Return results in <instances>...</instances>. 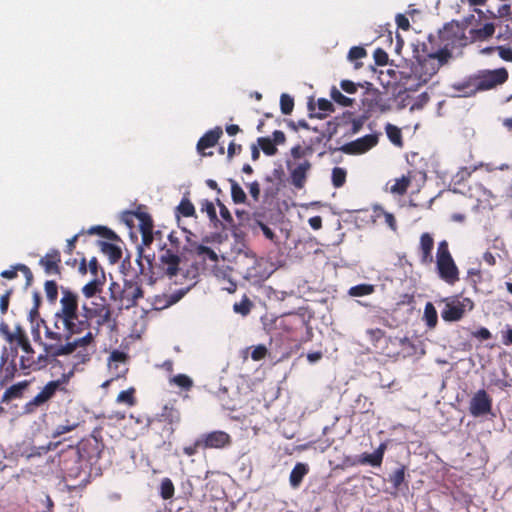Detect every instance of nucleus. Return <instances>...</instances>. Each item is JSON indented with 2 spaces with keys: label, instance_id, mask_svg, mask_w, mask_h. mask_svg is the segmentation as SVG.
Here are the masks:
<instances>
[{
  "label": "nucleus",
  "instance_id": "nucleus-1",
  "mask_svg": "<svg viewBox=\"0 0 512 512\" xmlns=\"http://www.w3.org/2000/svg\"><path fill=\"white\" fill-rule=\"evenodd\" d=\"M44 326L45 340L41 342L44 354L39 355V360L43 359L44 364H47L49 359L67 355H73L75 366L91 360L96 351L95 335L88 331L82 337H74L89 329V321L65 323L62 317L54 314L53 324Z\"/></svg>",
  "mask_w": 512,
  "mask_h": 512
},
{
  "label": "nucleus",
  "instance_id": "nucleus-2",
  "mask_svg": "<svg viewBox=\"0 0 512 512\" xmlns=\"http://www.w3.org/2000/svg\"><path fill=\"white\" fill-rule=\"evenodd\" d=\"M136 262L139 274L147 277L149 284H154L158 278L167 277L173 280L174 284L182 286L172 294L157 297L154 303L156 309L167 308L177 303L197 282V270L182 271L179 253L174 249H167L166 245L160 249L157 260L155 255H143V249L139 247Z\"/></svg>",
  "mask_w": 512,
  "mask_h": 512
},
{
  "label": "nucleus",
  "instance_id": "nucleus-3",
  "mask_svg": "<svg viewBox=\"0 0 512 512\" xmlns=\"http://www.w3.org/2000/svg\"><path fill=\"white\" fill-rule=\"evenodd\" d=\"M138 273L133 279H125L123 284L112 282L109 286L110 299L119 310L135 307L138 300L144 296Z\"/></svg>",
  "mask_w": 512,
  "mask_h": 512
},
{
  "label": "nucleus",
  "instance_id": "nucleus-4",
  "mask_svg": "<svg viewBox=\"0 0 512 512\" xmlns=\"http://www.w3.org/2000/svg\"><path fill=\"white\" fill-rule=\"evenodd\" d=\"M1 331L6 334V339L10 343H16L18 347H20L23 351V355L20 356L19 366L22 370H37L41 367L45 366L43 359L35 360V351L31 346L29 338L24 331V329L20 326H17L14 332L5 331L4 328H1Z\"/></svg>",
  "mask_w": 512,
  "mask_h": 512
},
{
  "label": "nucleus",
  "instance_id": "nucleus-5",
  "mask_svg": "<svg viewBox=\"0 0 512 512\" xmlns=\"http://www.w3.org/2000/svg\"><path fill=\"white\" fill-rule=\"evenodd\" d=\"M436 271L439 278L448 285H455L460 280V271L452 257L446 240L438 243L436 250Z\"/></svg>",
  "mask_w": 512,
  "mask_h": 512
},
{
  "label": "nucleus",
  "instance_id": "nucleus-6",
  "mask_svg": "<svg viewBox=\"0 0 512 512\" xmlns=\"http://www.w3.org/2000/svg\"><path fill=\"white\" fill-rule=\"evenodd\" d=\"M444 307L441 310V317L446 322H456L461 320L466 312L474 308V303L470 298L452 296L442 300Z\"/></svg>",
  "mask_w": 512,
  "mask_h": 512
},
{
  "label": "nucleus",
  "instance_id": "nucleus-7",
  "mask_svg": "<svg viewBox=\"0 0 512 512\" xmlns=\"http://www.w3.org/2000/svg\"><path fill=\"white\" fill-rule=\"evenodd\" d=\"M474 75L479 92L491 90L504 84L509 76L507 69L503 67L494 70H481Z\"/></svg>",
  "mask_w": 512,
  "mask_h": 512
},
{
  "label": "nucleus",
  "instance_id": "nucleus-8",
  "mask_svg": "<svg viewBox=\"0 0 512 512\" xmlns=\"http://www.w3.org/2000/svg\"><path fill=\"white\" fill-rule=\"evenodd\" d=\"M61 307L55 314L63 318L65 323L81 321L78 315V296L69 289L62 288Z\"/></svg>",
  "mask_w": 512,
  "mask_h": 512
},
{
  "label": "nucleus",
  "instance_id": "nucleus-9",
  "mask_svg": "<svg viewBox=\"0 0 512 512\" xmlns=\"http://www.w3.org/2000/svg\"><path fill=\"white\" fill-rule=\"evenodd\" d=\"M83 309L85 311V320L88 321V319L96 318L98 326H102L111 320V309L104 297L96 298L90 305L84 304Z\"/></svg>",
  "mask_w": 512,
  "mask_h": 512
},
{
  "label": "nucleus",
  "instance_id": "nucleus-10",
  "mask_svg": "<svg viewBox=\"0 0 512 512\" xmlns=\"http://www.w3.org/2000/svg\"><path fill=\"white\" fill-rule=\"evenodd\" d=\"M492 397L484 389L476 391L469 401L468 411L475 418L486 416L492 411Z\"/></svg>",
  "mask_w": 512,
  "mask_h": 512
},
{
  "label": "nucleus",
  "instance_id": "nucleus-11",
  "mask_svg": "<svg viewBox=\"0 0 512 512\" xmlns=\"http://www.w3.org/2000/svg\"><path fill=\"white\" fill-rule=\"evenodd\" d=\"M279 325L281 329L290 334L292 337L296 334V332L301 331L304 328L308 330L310 336L312 335L311 328L308 326V321L302 314H285L281 317Z\"/></svg>",
  "mask_w": 512,
  "mask_h": 512
},
{
  "label": "nucleus",
  "instance_id": "nucleus-12",
  "mask_svg": "<svg viewBox=\"0 0 512 512\" xmlns=\"http://www.w3.org/2000/svg\"><path fill=\"white\" fill-rule=\"evenodd\" d=\"M203 450L223 449L231 444V436L222 430H215L200 435Z\"/></svg>",
  "mask_w": 512,
  "mask_h": 512
},
{
  "label": "nucleus",
  "instance_id": "nucleus-13",
  "mask_svg": "<svg viewBox=\"0 0 512 512\" xmlns=\"http://www.w3.org/2000/svg\"><path fill=\"white\" fill-rule=\"evenodd\" d=\"M130 215L134 216L139 222V230L142 236V244L144 246H150L154 240L153 236V220L149 213L145 211H134L130 212Z\"/></svg>",
  "mask_w": 512,
  "mask_h": 512
},
{
  "label": "nucleus",
  "instance_id": "nucleus-14",
  "mask_svg": "<svg viewBox=\"0 0 512 512\" xmlns=\"http://www.w3.org/2000/svg\"><path fill=\"white\" fill-rule=\"evenodd\" d=\"M377 143V135L369 134L345 144L341 150L347 154H362L376 146Z\"/></svg>",
  "mask_w": 512,
  "mask_h": 512
},
{
  "label": "nucleus",
  "instance_id": "nucleus-15",
  "mask_svg": "<svg viewBox=\"0 0 512 512\" xmlns=\"http://www.w3.org/2000/svg\"><path fill=\"white\" fill-rule=\"evenodd\" d=\"M362 102L370 112H386L390 109V105L386 103L382 93L376 88H368Z\"/></svg>",
  "mask_w": 512,
  "mask_h": 512
},
{
  "label": "nucleus",
  "instance_id": "nucleus-16",
  "mask_svg": "<svg viewBox=\"0 0 512 512\" xmlns=\"http://www.w3.org/2000/svg\"><path fill=\"white\" fill-rule=\"evenodd\" d=\"M434 249V238L428 233L424 232L420 235L418 245V256L422 265H431L434 261L432 251Z\"/></svg>",
  "mask_w": 512,
  "mask_h": 512
},
{
  "label": "nucleus",
  "instance_id": "nucleus-17",
  "mask_svg": "<svg viewBox=\"0 0 512 512\" xmlns=\"http://www.w3.org/2000/svg\"><path fill=\"white\" fill-rule=\"evenodd\" d=\"M223 134V130L220 126H216L215 128L207 131L197 143V151L202 156H211L213 153H206L205 150L215 146Z\"/></svg>",
  "mask_w": 512,
  "mask_h": 512
},
{
  "label": "nucleus",
  "instance_id": "nucleus-18",
  "mask_svg": "<svg viewBox=\"0 0 512 512\" xmlns=\"http://www.w3.org/2000/svg\"><path fill=\"white\" fill-rule=\"evenodd\" d=\"M61 255L59 250L51 249L39 260V265L47 275L60 274Z\"/></svg>",
  "mask_w": 512,
  "mask_h": 512
},
{
  "label": "nucleus",
  "instance_id": "nucleus-19",
  "mask_svg": "<svg viewBox=\"0 0 512 512\" xmlns=\"http://www.w3.org/2000/svg\"><path fill=\"white\" fill-rule=\"evenodd\" d=\"M451 88L456 92L457 97H472L479 92L474 74L453 83Z\"/></svg>",
  "mask_w": 512,
  "mask_h": 512
},
{
  "label": "nucleus",
  "instance_id": "nucleus-20",
  "mask_svg": "<svg viewBox=\"0 0 512 512\" xmlns=\"http://www.w3.org/2000/svg\"><path fill=\"white\" fill-rule=\"evenodd\" d=\"M157 420L168 424L169 434H173L175 426L181 421L180 411L173 404H166L163 406L161 413L157 415Z\"/></svg>",
  "mask_w": 512,
  "mask_h": 512
},
{
  "label": "nucleus",
  "instance_id": "nucleus-21",
  "mask_svg": "<svg viewBox=\"0 0 512 512\" xmlns=\"http://www.w3.org/2000/svg\"><path fill=\"white\" fill-rule=\"evenodd\" d=\"M399 83L408 91H417L421 86L426 84L422 82V77L416 72L414 66H412L409 71L400 72Z\"/></svg>",
  "mask_w": 512,
  "mask_h": 512
},
{
  "label": "nucleus",
  "instance_id": "nucleus-22",
  "mask_svg": "<svg viewBox=\"0 0 512 512\" xmlns=\"http://www.w3.org/2000/svg\"><path fill=\"white\" fill-rule=\"evenodd\" d=\"M416 68V72L420 74L422 77V82L427 83L433 75H435L439 68V64L435 62L433 57H430L428 54L427 57L418 61L416 65H413Z\"/></svg>",
  "mask_w": 512,
  "mask_h": 512
},
{
  "label": "nucleus",
  "instance_id": "nucleus-23",
  "mask_svg": "<svg viewBox=\"0 0 512 512\" xmlns=\"http://www.w3.org/2000/svg\"><path fill=\"white\" fill-rule=\"evenodd\" d=\"M310 169L311 163L308 160L297 165L290 173L291 184L297 189L304 188L307 180V173Z\"/></svg>",
  "mask_w": 512,
  "mask_h": 512
},
{
  "label": "nucleus",
  "instance_id": "nucleus-24",
  "mask_svg": "<svg viewBox=\"0 0 512 512\" xmlns=\"http://www.w3.org/2000/svg\"><path fill=\"white\" fill-rule=\"evenodd\" d=\"M61 384L62 383L60 380H54V381L48 382L42 388V390L33 398V400L31 401V404H33L35 406H40V405L46 403L55 395L56 391L60 388Z\"/></svg>",
  "mask_w": 512,
  "mask_h": 512
},
{
  "label": "nucleus",
  "instance_id": "nucleus-25",
  "mask_svg": "<svg viewBox=\"0 0 512 512\" xmlns=\"http://www.w3.org/2000/svg\"><path fill=\"white\" fill-rule=\"evenodd\" d=\"M370 217L373 223H377L380 219H384L387 226L393 232H397L398 226L394 215L387 212L382 206L378 204L373 205Z\"/></svg>",
  "mask_w": 512,
  "mask_h": 512
},
{
  "label": "nucleus",
  "instance_id": "nucleus-26",
  "mask_svg": "<svg viewBox=\"0 0 512 512\" xmlns=\"http://www.w3.org/2000/svg\"><path fill=\"white\" fill-rule=\"evenodd\" d=\"M386 450V444L381 443L379 447L373 453H363L357 460L358 464L370 465L373 467L381 466L383 462L384 453Z\"/></svg>",
  "mask_w": 512,
  "mask_h": 512
},
{
  "label": "nucleus",
  "instance_id": "nucleus-27",
  "mask_svg": "<svg viewBox=\"0 0 512 512\" xmlns=\"http://www.w3.org/2000/svg\"><path fill=\"white\" fill-rule=\"evenodd\" d=\"M16 372L17 366L15 359L13 358L10 362H8V355L3 353L0 363V384L3 386L7 382L11 381L14 378Z\"/></svg>",
  "mask_w": 512,
  "mask_h": 512
},
{
  "label": "nucleus",
  "instance_id": "nucleus-28",
  "mask_svg": "<svg viewBox=\"0 0 512 512\" xmlns=\"http://www.w3.org/2000/svg\"><path fill=\"white\" fill-rule=\"evenodd\" d=\"M495 33V25L493 23H486L481 28H473L469 31V36L472 42L486 41Z\"/></svg>",
  "mask_w": 512,
  "mask_h": 512
},
{
  "label": "nucleus",
  "instance_id": "nucleus-29",
  "mask_svg": "<svg viewBox=\"0 0 512 512\" xmlns=\"http://www.w3.org/2000/svg\"><path fill=\"white\" fill-rule=\"evenodd\" d=\"M366 334L376 352H379L384 355H389V353L387 352L379 351V349L382 348V343L390 340V338L386 336L385 331H383L380 328L368 329L366 331Z\"/></svg>",
  "mask_w": 512,
  "mask_h": 512
},
{
  "label": "nucleus",
  "instance_id": "nucleus-30",
  "mask_svg": "<svg viewBox=\"0 0 512 512\" xmlns=\"http://www.w3.org/2000/svg\"><path fill=\"white\" fill-rule=\"evenodd\" d=\"M28 382L22 381L16 384H13L9 388H7L2 396V403H9L14 399H19L23 396L24 390L27 388Z\"/></svg>",
  "mask_w": 512,
  "mask_h": 512
},
{
  "label": "nucleus",
  "instance_id": "nucleus-31",
  "mask_svg": "<svg viewBox=\"0 0 512 512\" xmlns=\"http://www.w3.org/2000/svg\"><path fill=\"white\" fill-rule=\"evenodd\" d=\"M98 244L101 251L108 257L110 263L115 264L121 259L122 250L119 246L104 241H99Z\"/></svg>",
  "mask_w": 512,
  "mask_h": 512
},
{
  "label": "nucleus",
  "instance_id": "nucleus-32",
  "mask_svg": "<svg viewBox=\"0 0 512 512\" xmlns=\"http://www.w3.org/2000/svg\"><path fill=\"white\" fill-rule=\"evenodd\" d=\"M309 472V468L307 464L304 463H297L294 468L292 469L289 477L290 485L293 488L299 487V485L302 483L303 478L305 475Z\"/></svg>",
  "mask_w": 512,
  "mask_h": 512
},
{
  "label": "nucleus",
  "instance_id": "nucleus-33",
  "mask_svg": "<svg viewBox=\"0 0 512 512\" xmlns=\"http://www.w3.org/2000/svg\"><path fill=\"white\" fill-rule=\"evenodd\" d=\"M317 108L318 112L315 114H310V117H316L319 119H323L328 116L330 113L334 112V106L331 101L325 98H319L317 100Z\"/></svg>",
  "mask_w": 512,
  "mask_h": 512
},
{
  "label": "nucleus",
  "instance_id": "nucleus-34",
  "mask_svg": "<svg viewBox=\"0 0 512 512\" xmlns=\"http://www.w3.org/2000/svg\"><path fill=\"white\" fill-rule=\"evenodd\" d=\"M385 132L388 139L397 147L403 146L402 132L397 126L387 123L385 126Z\"/></svg>",
  "mask_w": 512,
  "mask_h": 512
},
{
  "label": "nucleus",
  "instance_id": "nucleus-35",
  "mask_svg": "<svg viewBox=\"0 0 512 512\" xmlns=\"http://www.w3.org/2000/svg\"><path fill=\"white\" fill-rule=\"evenodd\" d=\"M367 56L366 50L361 46H353L350 48L348 52L349 61L354 63V69H360L363 66L362 62L358 60Z\"/></svg>",
  "mask_w": 512,
  "mask_h": 512
},
{
  "label": "nucleus",
  "instance_id": "nucleus-36",
  "mask_svg": "<svg viewBox=\"0 0 512 512\" xmlns=\"http://www.w3.org/2000/svg\"><path fill=\"white\" fill-rule=\"evenodd\" d=\"M194 253L197 257L201 258L203 261L206 259L210 260L213 263H216L218 261V256L214 250H212L210 247L205 245H197L194 248Z\"/></svg>",
  "mask_w": 512,
  "mask_h": 512
},
{
  "label": "nucleus",
  "instance_id": "nucleus-37",
  "mask_svg": "<svg viewBox=\"0 0 512 512\" xmlns=\"http://www.w3.org/2000/svg\"><path fill=\"white\" fill-rule=\"evenodd\" d=\"M253 308V302L247 295H244L240 302H236L233 305V311L241 316H247Z\"/></svg>",
  "mask_w": 512,
  "mask_h": 512
},
{
  "label": "nucleus",
  "instance_id": "nucleus-38",
  "mask_svg": "<svg viewBox=\"0 0 512 512\" xmlns=\"http://www.w3.org/2000/svg\"><path fill=\"white\" fill-rule=\"evenodd\" d=\"M411 183L410 177L402 176L399 179H396L394 184L390 186V192L396 195H404Z\"/></svg>",
  "mask_w": 512,
  "mask_h": 512
},
{
  "label": "nucleus",
  "instance_id": "nucleus-39",
  "mask_svg": "<svg viewBox=\"0 0 512 512\" xmlns=\"http://www.w3.org/2000/svg\"><path fill=\"white\" fill-rule=\"evenodd\" d=\"M424 320L429 328H435L437 325V311L431 302H427L424 307Z\"/></svg>",
  "mask_w": 512,
  "mask_h": 512
},
{
  "label": "nucleus",
  "instance_id": "nucleus-40",
  "mask_svg": "<svg viewBox=\"0 0 512 512\" xmlns=\"http://www.w3.org/2000/svg\"><path fill=\"white\" fill-rule=\"evenodd\" d=\"M330 97L335 103L343 107H351L354 104V99L343 95L341 91L335 86H333L330 90Z\"/></svg>",
  "mask_w": 512,
  "mask_h": 512
},
{
  "label": "nucleus",
  "instance_id": "nucleus-41",
  "mask_svg": "<svg viewBox=\"0 0 512 512\" xmlns=\"http://www.w3.org/2000/svg\"><path fill=\"white\" fill-rule=\"evenodd\" d=\"M347 119L351 124L350 131L353 134L359 132L366 121L365 116L353 117V113L351 112H345L343 114V121L348 122Z\"/></svg>",
  "mask_w": 512,
  "mask_h": 512
},
{
  "label": "nucleus",
  "instance_id": "nucleus-42",
  "mask_svg": "<svg viewBox=\"0 0 512 512\" xmlns=\"http://www.w3.org/2000/svg\"><path fill=\"white\" fill-rule=\"evenodd\" d=\"M231 184V198L235 204L245 203L247 200L246 193L242 187L233 179L229 180Z\"/></svg>",
  "mask_w": 512,
  "mask_h": 512
},
{
  "label": "nucleus",
  "instance_id": "nucleus-43",
  "mask_svg": "<svg viewBox=\"0 0 512 512\" xmlns=\"http://www.w3.org/2000/svg\"><path fill=\"white\" fill-rule=\"evenodd\" d=\"M87 233L91 234V235L96 234V235L101 236L102 238H105V239L111 240V241L119 240L118 235L111 229L107 228L106 226H93L87 231Z\"/></svg>",
  "mask_w": 512,
  "mask_h": 512
},
{
  "label": "nucleus",
  "instance_id": "nucleus-44",
  "mask_svg": "<svg viewBox=\"0 0 512 512\" xmlns=\"http://www.w3.org/2000/svg\"><path fill=\"white\" fill-rule=\"evenodd\" d=\"M375 291V286L372 284H358L351 287L348 291V294L353 297H362L366 295H370Z\"/></svg>",
  "mask_w": 512,
  "mask_h": 512
},
{
  "label": "nucleus",
  "instance_id": "nucleus-45",
  "mask_svg": "<svg viewBox=\"0 0 512 512\" xmlns=\"http://www.w3.org/2000/svg\"><path fill=\"white\" fill-rule=\"evenodd\" d=\"M177 211L183 217H193L195 216V207L193 203L188 199L183 197L177 206Z\"/></svg>",
  "mask_w": 512,
  "mask_h": 512
},
{
  "label": "nucleus",
  "instance_id": "nucleus-46",
  "mask_svg": "<svg viewBox=\"0 0 512 512\" xmlns=\"http://www.w3.org/2000/svg\"><path fill=\"white\" fill-rule=\"evenodd\" d=\"M257 142L264 154L268 156H273L278 151L276 145L269 137H259Z\"/></svg>",
  "mask_w": 512,
  "mask_h": 512
},
{
  "label": "nucleus",
  "instance_id": "nucleus-47",
  "mask_svg": "<svg viewBox=\"0 0 512 512\" xmlns=\"http://www.w3.org/2000/svg\"><path fill=\"white\" fill-rule=\"evenodd\" d=\"M171 384H175L176 386L188 391L193 387L192 379L185 374H178L173 376L170 379Z\"/></svg>",
  "mask_w": 512,
  "mask_h": 512
},
{
  "label": "nucleus",
  "instance_id": "nucleus-48",
  "mask_svg": "<svg viewBox=\"0 0 512 512\" xmlns=\"http://www.w3.org/2000/svg\"><path fill=\"white\" fill-rule=\"evenodd\" d=\"M347 172L342 167H335L332 170V184L335 188L342 187L346 182Z\"/></svg>",
  "mask_w": 512,
  "mask_h": 512
},
{
  "label": "nucleus",
  "instance_id": "nucleus-49",
  "mask_svg": "<svg viewBox=\"0 0 512 512\" xmlns=\"http://www.w3.org/2000/svg\"><path fill=\"white\" fill-rule=\"evenodd\" d=\"M174 484L170 478H164L160 485V495L164 500L171 499L174 495Z\"/></svg>",
  "mask_w": 512,
  "mask_h": 512
},
{
  "label": "nucleus",
  "instance_id": "nucleus-50",
  "mask_svg": "<svg viewBox=\"0 0 512 512\" xmlns=\"http://www.w3.org/2000/svg\"><path fill=\"white\" fill-rule=\"evenodd\" d=\"M405 471L406 467L401 466L396 469L392 474L389 475V482L393 485L395 489H399L401 484L405 480Z\"/></svg>",
  "mask_w": 512,
  "mask_h": 512
},
{
  "label": "nucleus",
  "instance_id": "nucleus-51",
  "mask_svg": "<svg viewBox=\"0 0 512 512\" xmlns=\"http://www.w3.org/2000/svg\"><path fill=\"white\" fill-rule=\"evenodd\" d=\"M46 297L50 303H55L58 298V285L54 280H48L44 284Z\"/></svg>",
  "mask_w": 512,
  "mask_h": 512
},
{
  "label": "nucleus",
  "instance_id": "nucleus-52",
  "mask_svg": "<svg viewBox=\"0 0 512 512\" xmlns=\"http://www.w3.org/2000/svg\"><path fill=\"white\" fill-rule=\"evenodd\" d=\"M101 286L102 283L99 280L94 279L84 285L82 292L87 298H92L101 291Z\"/></svg>",
  "mask_w": 512,
  "mask_h": 512
},
{
  "label": "nucleus",
  "instance_id": "nucleus-53",
  "mask_svg": "<svg viewBox=\"0 0 512 512\" xmlns=\"http://www.w3.org/2000/svg\"><path fill=\"white\" fill-rule=\"evenodd\" d=\"M201 212H205L209 218V220L213 223H216L219 221L216 213L215 206L213 202L205 199L201 202Z\"/></svg>",
  "mask_w": 512,
  "mask_h": 512
},
{
  "label": "nucleus",
  "instance_id": "nucleus-54",
  "mask_svg": "<svg viewBox=\"0 0 512 512\" xmlns=\"http://www.w3.org/2000/svg\"><path fill=\"white\" fill-rule=\"evenodd\" d=\"M134 388H129L128 390L121 391L117 396L118 403H125L129 406H133L136 403V399L134 397Z\"/></svg>",
  "mask_w": 512,
  "mask_h": 512
},
{
  "label": "nucleus",
  "instance_id": "nucleus-55",
  "mask_svg": "<svg viewBox=\"0 0 512 512\" xmlns=\"http://www.w3.org/2000/svg\"><path fill=\"white\" fill-rule=\"evenodd\" d=\"M430 57L435 59V62L439 64V68L448 63L449 59L452 57L451 51L448 49H440L435 53L429 54Z\"/></svg>",
  "mask_w": 512,
  "mask_h": 512
},
{
  "label": "nucleus",
  "instance_id": "nucleus-56",
  "mask_svg": "<svg viewBox=\"0 0 512 512\" xmlns=\"http://www.w3.org/2000/svg\"><path fill=\"white\" fill-rule=\"evenodd\" d=\"M294 107V100L288 94H282L280 97V109L281 112L285 115H289Z\"/></svg>",
  "mask_w": 512,
  "mask_h": 512
},
{
  "label": "nucleus",
  "instance_id": "nucleus-57",
  "mask_svg": "<svg viewBox=\"0 0 512 512\" xmlns=\"http://www.w3.org/2000/svg\"><path fill=\"white\" fill-rule=\"evenodd\" d=\"M126 361H127L126 353L119 351V350H113L109 356V367L117 368V363L125 364Z\"/></svg>",
  "mask_w": 512,
  "mask_h": 512
},
{
  "label": "nucleus",
  "instance_id": "nucleus-58",
  "mask_svg": "<svg viewBox=\"0 0 512 512\" xmlns=\"http://www.w3.org/2000/svg\"><path fill=\"white\" fill-rule=\"evenodd\" d=\"M78 423L67 421L66 424L58 425L52 433L53 438H57L65 433L71 432L76 429Z\"/></svg>",
  "mask_w": 512,
  "mask_h": 512
},
{
  "label": "nucleus",
  "instance_id": "nucleus-59",
  "mask_svg": "<svg viewBox=\"0 0 512 512\" xmlns=\"http://www.w3.org/2000/svg\"><path fill=\"white\" fill-rule=\"evenodd\" d=\"M200 449L203 450V443L199 436L192 444L183 447V453L186 456L191 457L196 455Z\"/></svg>",
  "mask_w": 512,
  "mask_h": 512
},
{
  "label": "nucleus",
  "instance_id": "nucleus-60",
  "mask_svg": "<svg viewBox=\"0 0 512 512\" xmlns=\"http://www.w3.org/2000/svg\"><path fill=\"white\" fill-rule=\"evenodd\" d=\"M374 61L378 66H384L388 62V54L382 48H377L373 53Z\"/></svg>",
  "mask_w": 512,
  "mask_h": 512
},
{
  "label": "nucleus",
  "instance_id": "nucleus-61",
  "mask_svg": "<svg viewBox=\"0 0 512 512\" xmlns=\"http://www.w3.org/2000/svg\"><path fill=\"white\" fill-rule=\"evenodd\" d=\"M340 87L347 94H355L358 90V87H362V84H356L350 80H342L340 82Z\"/></svg>",
  "mask_w": 512,
  "mask_h": 512
},
{
  "label": "nucleus",
  "instance_id": "nucleus-62",
  "mask_svg": "<svg viewBox=\"0 0 512 512\" xmlns=\"http://www.w3.org/2000/svg\"><path fill=\"white\" fill-rule=\"evenodd\" d=\"M472 337L480 341H486L492 338L491 332L486 327H481L472 332Z\"/></svg>",
  "mask_w": 512,
  "mask_h": 512
},
{
  "label": "nucleus",
  "instance_id": "nucleus-63",
  "mask_svg": "<svg viewBox=\"0 0 512 512\" xmlns=\"http://www.w3.org/2000/svg\"><path fill=\"white\" fill-rule=\"evenodd\" d=\"M16 269H19V272L23 273L26 278V285L30 286L33 282V273L30 268L25 264H16Z\"/></svg>",
  "mask_w": 512,
  "mask_h": 512
},
{
  "label": "nucleus",
  "instance_id": "nucleus-64",
  "mask_svg": "<svg viewBox=\"0 0 512 512\" xmlns=\"http://www.w3.org/2000/svg\"><path fill=\"white\" fill-rule=\"evenodd\" d=\"M496 50L498 51L499 56L503 60L512 62V48L505 46H497Z\"/></svg>",
  "mask_w": 512,
  "mask_h": 512
}]
</instances>
